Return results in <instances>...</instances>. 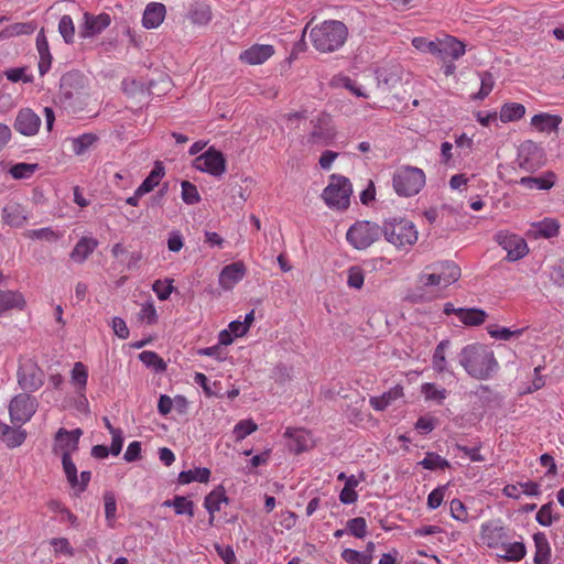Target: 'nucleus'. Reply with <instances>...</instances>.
<instances>
[{
    "instance_id": "obj_1",
    "label": "nucleus",
    "mask_w": 564,
    "mask_h": 564,
    "mask_svg": "<svg viewBox=\"0 0 564 564\" xmlns=\"http://www.w3.org/2000/svg\"><path fill=\"white\" fill-rule=\"evenodd\" d=\"M459 364L471 378L478 380L489 379L499 367L494 351L479 343L467 345L460 350Z\"/></svg>"
},
{
    "instance_id": "obj_2",
    "label": "nucleus",
    "mask_w": 564,
    "mask_h": 564,
    "mask_svg": "<svg viewBox=\"0 0 564 564\" xmlns=\"http://www.w3.org/2000/svg\"><path fill=\"white\" fill-rule=\"evenodd\" d=\"M348 37L347 26L338 20H326L310 31L314 48L321 53H333L344 46Z\"/></svg>"
},
{
    "instance_id": "obj_3",
    "label": "nucleus",
    "mask_w": 564,
    "mask_h": 564,
    "mask_svg": "<svg viewBox=\"0 0 564 564\" xmlns=\"http://www.w3.org/2000/svg\"><path fill=\"white\" fill-rule=\"evenodd\" d=\"M382 234L386 240L398 249L413 246L419 237L415 225L404 218L387 219L382 226Z\"/></svg>"
},
{
    "instance_id": "obj_4",
    "label": "nucleus",
    "mask_w": 564,
    "mask_h": 564,
    "mask_svg": "<svg viewBox=\"0 0 564 564\" xmlns=\"http://www.w3.org/2000/svg\"><path fill=\"white\" fill-rule=\"evenodd\" d=\"M392 185L399 196L411 197L424 187L425 174L419 167L402 166L394 172Z\"/></svg>"
},
{
    "instance_id": "obj_5",
    "label": "nucleus",
    "mask_w": 564,
    "mask_h": 564,
    "mask_svg": "<svg viewBox=\"0 0 564 564\" xmlns=\"http://www.w3.org/2000/svg\"><path fill=\"white\" fill-rule=\"evenodd\" d=\"M311 131L304 138L303 143L308 147H327L336 138L337 130L333 118L326 112H322L311 120Z\"/></svg>"
},
{
    "instance_id": "obj_6",
    "label": "nucleus",
    "mask_w": 564,
    "mask_h": 564,
    "mask_svg": "<svg viewBox=\"0 0 564 564\" xmlns=\"http://www.w3.org/2000/svg\"><path fill=\"white\" fill-rule=\"evenodd\" d=\"M352 187L349 180L341 175L333 174L329 183L323 191L322 197L329 208L346 209L350 203Z\"/></svg>"
},
{
    "instance_id": "obj_7",
    "label": "nucleus",
    "mask_w": 564,
    "mask_h": 564,
    "mask_svg": "<svg viewBox=\"0 0 564 564\" xmlns=\"http://www.w3.org/2000/svg\"><path fill=\"white\" fill-rule=\"evenodd\" d=\"M45 380V373L36 360L29 357L20 358L17 370V381L22 391L32 393L37 391Z\"/></svg>"
},
{
    "instance_id": "obj_8",
    "label": "nucleus",
    "mask_w": 564,
    "mask_h": 564,
    "mask_svg": "<svg viewBox=\"0 0 564 564\" xmlns=\"http://www.w3.org/2000/svg\"><path fill=\"white\" fill-rule=\"evenodd\" d=\"M382 234V228L368 220L357 221L346 234L347 241L357 250H365L377 241Z\"/></svg>"
},
{
    "instance_id": "obj_9",
    "label": "nucleus",
    "mask_w": 564,
    "mask_h": 564,
    "mask_svg": "<svg viewBox=\"0 0 564 564\" xmlns=\"http://www.w3.org/2000/svg\"><path fill=\"white\" fill-rule=\"evenodd\" d=\"M39 402L35 397L29 392H22L14 395L9 403L10 421L13 425H23L28 423L35 414Z\"/></svg>"
},
{
    "instance_id": "obj_10",
    "label": "nucleus",
    "mask_w": 564,
    "mask_h": 564,
    "mask_svg": "<svg viewBox=\"0 0 564 564\" xmlns=\"http://www.w3.org/2000/svg\"><path fill=\"white\" fill-rule=\"evenodd\" d=\"M495 240L503 250L507 251L508 261H518L524 258L529 252L527 241L522 237L507 230L498 231L495 235Z\"/></svg>"
},
{
    "instance_id": "obj_11",
    "label": "nucleus",
    "mask_w": 564,
    "mask_h": 564,
    "mask_svg": "<svg viewBox=\"0 0 564 564\" xmlns=\"http://www.w3.org/2000/svg\"><path fill=\"white\" fill-rule=\"evenodd\" d=\"M196 170L219 177L226 172V159L224 154L209 148L194 161Z\"/></svg>"
},
{
    "instance_id": "obj_12",
    "label": "nucleus",
    "mask_w": 564,
    "mask_h": 564,
    "mask_svg": "<svg viewBox=\"0 0 564 564\" xmlns=\"http://www.w3.org/2000/svg\"><path fill=\"white\" fill-rule=\"evenodd\" d=\"M480 540L489 549H498L505 545L508 539L507 528L500 519H494L481 523Z\"/></svg>"
},
{
    "instance_id": "obj_13",
    "label": "nucleus",
    "mask_w": 564,
    "mask_h": 564,
    "mask_svg": "<svg viewBox=\"0 0 564 564\" xmlns=\"http://www.w3.org/2000/svg\"><path fill=\"white\" fill-rule=\"evenodd\" d=\"M83 432L80 429H75L72 431H67L65 429H59L55 436L54 443V453L59 454L61 457L67 454V456H72L78 449L79 438Z\"/></svg>"
},
{
    "instance_id": "obj_14",
    "label": "nucleus",
    "mask_w": 564,
    "mask_h": 564,
    "mask_svg": "<svg viewBox=\"0 0 564 564\" xmlns=\"http://www.w3.org/2000/svg\"><path fill=\"white\" fill-rule=\"evenodd\" d=\"M111 23V18L108 13H100L94 15L89 12L83 14V23L79 25V36L83 39H90L100 34Z\"/></svg>"
},
{
    "instance_id": "obj_15",
    "label": "nucleus",
    "mask_w": 564,
    "mask_h": 564,
    "mask_svg": "<svg viewBox=\"0 0 564 564\" xmlns=\"http://www.w3.org/2000/svg\"><path fill=\"white\" fill-rule=\"evenodd\" d=\"M42 120L30 108H22L18 111L13 127L22 135L32 137L35 135L41 127Z\"/></svg>"
},
{
    "instance_id": "obj_16",
    "label": "nucleus",
    "mask_w": 564,
    "mask_h": 564,
    "mask_svg": "<svg viewBox=\"0 0 564 564\" xmlns=\"http://www.w3.org/2000/svg\"><path fill=\"white\" fill-rule=\"evenodd\" d=\"M247 273V268L243 262L237 261L223 268L218 276L219 286L223 290L229 291L238 284Z\"/></svg>"
},
{
    "instance_id": "obj_17",
    "label": "nucleus",
    "mask_w": 564,
    "mask_h": 564,
    "mask_svg": "<svg viewBox=\"0 0 564 564\" xmlns=\"http://www.w3.org/2000/svg\"><path fill=\"white\" fill-rule=\"evenodd\" d=\"M274 54V47L270 44H253L240 53L239 58L248 65H260Z\"/></svg>"
},
{
    "instance_id": "obj_18",
    "label": "nucleus",
    "mask_w": 564,
    "mask_h": 564,
    "mask_svg": "<svg viewBox=\"0 0 564 564\" xmlns=\"http://www.w3.org/2000/svg\"><path fill=\"white\" fill-rule=\"evenodd\" d=\"M436 44L438 45L437 56L444 61L448 57L458 59L466 52L465 44L451 35L438 39V43Z\"/></svg>"
},
{
    "instance_id": "obj_19",
    "label": "nucleus",
    "mask_w": 564,
    "mask_h": 564,
    "mask_svg": "<svg viewBox=\"0 0 564 564\" xmlns=\"http://www.w3.org/2000/svg\"><path fill=\"white\" fill-rule=\"evenodd\" d=\"M440 275L442 286L446 288L460 278V268L453 261H442L426 267Z\"/></svg>"
},
{
    "instance_id": "obj_20",
    "label": "nucleus",
    "mask_w": 564,
    "mask_h": 564,
    "mask_svg": "<svg viewBox=\"0 0 564 564\" xmlns=\"http://www.w3.org/2000/svg\"><path fill=\"white\" fill-rule=\"evenodd\" d=\"M2 220L11 227H22L29 220V214L22 205L10 203L2 208Z\"/></svg>"
},
{
    "instance_id": "obj_21",
    "label": "nucleus",
    "mask_w": 564,
    "mask_h": 564,
    "mask_svg": "<svg viewBox=\"0 0 564 564\" xmlns=\"http://www.w3.org/2000/svg\"><path fill=\"white\" fill-rule=\"evenodd\" d=\"M560 232V224L555 218L546 217L540 221L531 224L529 235L533 238H545L550 239L556 237Z\"/></svg>"
},
{
    "instance_id": "obj_22",
    "label": "nucleus",
    "mask_w": 564,
    "mask_h": 564,
    "mask_svg": "<svg viewBox=\"0 0 564 564\" xmlns=\"http://www.w3.org/2000/svg\"><path fill=\"white\" fill-rule=\"evenodd\" d=\"M284 436L292 440L290 447L296 454L305 452L312 447V436L308 431L288 427L284 432Z\"/></svg>"
},
{
    "instance_id": "obj_23",
    "label": "nucleus",
    "mask_w": 564,
    "mask_h": 564,
    "mask_svg": "<svg viewBox=\"0 0 564 564\" xmlns=\"http://www.w3.org/2000/svg\"><path fill=\"white\" fill-rule=\"evenodd\" d=\"M165 6L160 2H150L143 12L142 24L145 29H156L165 17Z\"/></svg>"
},
{
    "instance_id": "obj_24",
    "label": "nucleus",
    "mask_w": 564,
    "mask_h": 564,
    "mask_svg": "<svg viewBox=\"0 0 564 564\" xmlns=\"http://www.w3.org/2000/svg\"><path fill=\"white\" fill-rule=\"evenodd\" d=\"M98 240L93 237H83L75 245L69 257L76 263H83L95 251Z\"/></svg>"
},
{
    "instance_id": "obj_25",
    "label": "nucleus",
    "mask_w": 564,
    "mask_h": 564,
    "mask_svg": "<svg viewBox=\"0 0 564 564\" xmlns=\"http://www.w3.org/2000/svg\"><path fill=\"white\" fill-rule=\"evenodd\" d=\"M36 50L40 56L39 73L41 76H43L48 72L52 64V54L50 52L48 41L43 29L37 33L36 36Z\"/></svg>"
},
{
    "instance_id": "obj_26",
    "label": "nucleus",
    "mask_w": 564,
    "mask_h": 564,
    "mask_svg": "<svg viewBox=\"0 0 564 564\" xmlns=\"http://www.w3.org/2000/svg\"><path fill=\"white\" fill-rule=\"evenodd\" d=\"M403 395V388L397 384L381 395L370 397L369 403L376 411H383Z\"/></svg>"
},
{
    "instance_id": "obj_27",
    "label": "nucleus",
    "mask_w": 564,
    "mask_h": 564,
    "mask_svg": "<svg viewBox=\"0 0 564 564\" xmlns=\"http://www.w3.org/2000/svg\"><path fill=\"white\" fill-rule=\"evenodd\" d=\"M562 118L557 115L540 112L531 118V126L540 132H554L558 130Z\"/></svg>"
},
{
    "instance_id": "obj_28",
    "label": "nucleus",
    "mask_w": 564,
    "mask_h": 564,
    "mask_svg": "<svg viewBox=\"0 0 564 564\" xmlns=\"http://www.w3.org/2000/svg\"><path fill=\"white\" fill-rule=\"evenodd\" d=\"M533 542L535 547L534 564H551V546L545 533H534Z\"/></svg>"
},
{
    "instance_id": "obj_29",
    "label": "nucleus",
    "mask_w": 564,
    "mask_h": 564,
    "mask_svg": "<svg viewBox=\"0 0 564 564\" xmlns=\"http://www.w3.org/2000/svg\"><path fill=\"white\" fill-rule=\"evenodd\" d=\"M24 306L25 300L19 291H0V316L9 310H23Z\"/></svg>"
},
{
    "instance_id": "obj_30",
    "label": "nucleus",
    "mask_w": 564,
    "mask_h": 564,
    "mask_svg": "<svg viewBox=\"0 0 564 564\" xmlns=\"http://www.w3.org/2000/svg\"><path fill=\"white\" fill-rule=\"evenodd\" d=\"M487 316L488 315L486 311H484L482 308H457V318L460 323H463L466 326H479L485 323Z\"/></svg>"
},
{
    "instance_id": "obj_31",
    "label": "nucleus",
    "mask_w": 564,
    "mask_h": 564,
    "mask_svg": "<svg viewBox=\"0 0 564 564\" xmlns=\"http://www.w3.org/2000/svg\"><path fill=\"white\" fill-rule=\"evenodd\" d=\"M555 178H556V176L553 172H546L544 175L538 176V177H532V176L521 177L519 183L529 189L547 191L554 186Z\"/></svg>"
},
{
    "instance_id": "obj_32",
    "label": "nucleus",
    "mask_w": 564,
    "mask_h": 564,
    "mask_svg": "<svg viewBox=\"0 0 564 564\" xmlns=\"http://www.w3.org/2000/svg\"><path fill=\"white\" fill-rule=\"evenodd\" d=\"M223 503H228V498L223 486L213 489L204 499V507L209 516L220 511Z\"/></svg>"
},
{
    "instance_id": "obj_33",
    "label": "nucleus",
    "mask_w": 564,
    "mask_h": 564,
    "mask_svg": "<svg viewBox=\"0 0 564 564\" xmlns=\"http://www.w3.org/2000/svg\"><path fill=\"white\" fill-rule=\"evenodd\" d=\"M535 155L538 158L542 156V150L538 148L532 141L524 143L519 153V165L524 170H534L540 165V163H533L529 155Z\"/></svg>"
},
{
    "instance_id": "obj_34",
    "label": "nucleus",
    "mask_w": 564,
    "mask_h": 564,
    "mask_svg": "<svg viewBox=\"0 0 564 564\" xmlns=\"http://www.w3.org/2000/svg\"><path fill=\"white\" fill-rule=\"evenodd\" d=\"M163 507L173 508L177 516L194 517V502L184 496H175L173 499L165 500Z\"/></svg>"
},
{
    "instance_id": "obj_35",
    "label": "nucleus",
    "mask_w": 564,
    "mask_h": 564,
    "mask_svg": "<svg viewBox=\"0 0 564 564\" xmlns=\"http://www.w3.org/2000/svg\"><path fill=\"white\" fill-rule=\"evenodd\" d=\"M164 176V167L160 162H156L150 174L137 188V195H145L150 193L155 186L159 185L161 178Z\"/></svg>"
},
{
    "instance_id": "obj_36",
    "label": "nucleus",
    "mask_w": 564,
    "mask_h": 564,
    "mask_svg": "<svg viewBox=\"0 0 564 564\" xmlns=\"http://www.w3.org/2000/svg\"><path fill=\"white\" fill-rule=\"evenodd\" d=\"M37 25L34 21L30 22H18L6 26L0 36H7V39L20 36V35H29L32 34L36 30Z\"/></svg>"
},
{
    "instance_id": "obj_37",
    "label": "nucleus",
    "mask_w": 564,
    "mask_h": 564,
    "mask_svg": "<svg viewBox=\"0 0 564 564\" xmlns=\"http://www.w3.org/2000/svg\"><path fill=\"white\" fill-rule=\"evenodd\" d=\"M210 477V470L208 468H194L189 470H183L178 474V482L181 485H187L193 481L207 482Z\"/></svg>"
},
{
    "instance_id": "obj_38",
    "label": "nucleus",
    "mask_w": 564,
    "mask_h": 564,
    "mask_svg": "<svg viewBox=\"0 0 564 564\" xmlns=\"http://www.w3.org/2000/svg\"><path fill=\"white\" fill-rule=\"evenodd\" d=\"M525 115V107L518 102H508L501 107L499 118L502 122H511L521 119Z\"/></svg>"
},
{
    "instance_id": "obj_39",
    "label": "nucleus",
    "mask_w": 564,
    "mask_h": 564,
    "mask_svg": "<svg viewBox=\"0 0 564 564\" xmlns=\"http://www.w3.org/2000/svg\"><path fill=\"white\" fill-rule=\"evenodd\" d=\"M191 22L198 26H204L212 20V11L207 4H196L188 13Z\"/></svg>"
},
{
    "instance_id": "obj_40",
    "label": "nucleus",
    "mask_w": 564,
    "mask_h": 564,
    "mask_svg": "<svg viewBox=\"0 0 564 564\" xmlns=\"http://www.w3.org/2000/svg\"><path fill=\"white\" fill-rule=\"evenodd\" d=\"M140 361L151 368L155 372H163L166 370L165 361L154 351L145 350L139 355Z\"/></svg>"
},
{
    "instance_id": "obj_41",
    "label": "nucleus",
    "mask_w": 564,
    "mask_h": 564,
    "mask_svg": "<svg viewBox=\"0 0 564 564\" xmlns=\"http://www.w3.org/2000/svg\"><path fill=\"white\" fill-rule=\"evenodd\" d=\"M97 141V137L93 133H84L77 138H73L72 151L76 155H83Z\"/></svg>"
},
{
    "instance_id": "obj_42",
    "label": "nucleus",
    "mask_w": 564,
    "mask_h": 564,
    "mask_svg": "<svg viewBox=\"0 0 564 564\" xmlns=\"http://www.w3.org/2000/svg\"><path fill=\"white\" fill-rule=\"evenodd\" d=\"M501 547H503L506 551L505 554L501 555V557L507 561L518 562L521 561L527 554L525 545L522 542H505V545H502Z\"/></svg>"
},
{
    "instance_id": "obj_43",
    "label": "nucleus",
    "mask_w": 564,
    "mask_h": 564,
    "mask_svg": "<svg viewBox=\"0 0 564 564\" xmlns=\"http://www.w3.org/2000/svg\"><path fill=\"white\" fill-rule=\"evenodd\" d=\"M39 170L36 163H17L9 170L10 175L14 180L30 178Z\"/></svg>"
},
{
    "instance_id": "obj_44",
    "label": "nucleus",
    "mask_w": 564,
    "mask_h": 564,
    "mask_svg": "<svg viewBox=\"0 0 564 564\" xmlns=\"http://www.w3.org/2000/svg\"><path fill=\"white\" fill-rule=\"evenodd\" d=\"M449 346V340H442L437 344L433 354V368L437 372H444L447 370V361L445 358V349Z\"/></svg>"
},
{
    "instance_id": "obj_45",
    "label": "nucleus",
    "mask_w": 564,
    "mask_h": 564,
    "mask_svg": "<svg viewBox=\"0 0 564 564\" xmlns=\"http://www.w3.org/2000/svg\"><path fill=\"white\" fill-rule=\"evenodd\" d=\"M104 503L107 524L108 527L113 528L117 519V501L112 491H106L104 494Z\"/></svg>"
},
{
    "instance_id": "obj_46",
    "label": "nucleus",
    "mask_w": 564,
    "mask_h": 564,
    "mask_svg": "<svg viewBox=\"0 0 564 564\" xmlns=\"http://www.w3.org/2000/svg\"><path fill=\"white\" fill-rule=\"evenodd\" d=\"M258 430V425L251 419L239 421L232 430V434L236 442L245 440L247 436Z\"/></svg>"
},
{
    "instance_id": "obj_47",
    "label": "nucleus",
    "mask_w": 564,
    "mask_h": 564,
    "mask_svg": "<svg viewBox=\"0 0 564 564\" xmlns=\"http://www.w3.org/2000/svg\"><path fill=\"white\" fill-rule=\"evenodd\" d=\"M419 464L427 470L444 469L449 467L448 460L434 452L426 453L425 457Z\"/></svg>"
},
{
    "instance_id": "obj_48",
    "label": "nucleus",
    "mask_w": 564,
    "mask_h": 564,
    "mask_svg": "<svg viewBox=\"0 0 564 564\" xmlns=\"http://www.w3.org/2000/svg\"><path fill=\"white\" fill-rule=\"evenodd\" d=\"M341 558L347 564H371L373 556L354 549H345L341 552Z\"/></svg>"
},
{
    "instance_id": "obj_49",
    "label": "nucleus",
    "mask_w": 564,
    "mask_h": 564,
    "mask_svg": "<svg viewBox=\"0 0 564 564\" xmlns=\"http://www.w3.org/2000/svg\"><path fill=\"white\" fill-rule=\"evenodd\" d=\"M58 32L66 44L74 43L75 25L73 19L68 14H64L58 22Z\"/></svg>"
},
{
    "instance_id": "obj_50",
    "label": "nucleus",
    "mask_w": 564,
    "mask_h": 564,
    "mask_svg": "<svg viewBox=\"0 0 564 564\" xmlns=\"http://www.w3.org/2000/svg\"><path fill=\"white\" fill-rule=\"evenodd\" d=\"M554 503L547 502L543 505L536 512L535 520L540 525L551 527L554 521L560 519L558 514H553Z\"/></svg>"
},
{
    "instance_id": "obj_51",
    "label": "nucleus",
    "mask_w": 564,
    "mask_h": 564,
    "mask_svg": "<svg viewBox=\"0 0 564 564\" xmlns=\"http://www.w3.org/2000/svg\"><path fill=\"white\" fill-rule=\"evenodd\" d=\"M88 380V371L86 366L78 361L75 362L72 370V382L77 386L79 392L84 391Z\"/></svg>"
},
{
    "instance_id": "obj_52",
    "label": "nucleus",
    "mask_w": 564,
    "mask_h": 564,
    "mask_svg": "<svg viewBox=\"0 0 564 564\" xmlns=\"http://www.w3.org/2000/svg\"><path fill=\"white\" fill-rule=\"evenodd\" d=\"M26 438L25 430L21 429V425H13L12 430L7 434L2 442L9 448H15L21 446Z\"/></svg>"
},
{
    "instance_id": "obj_53",
    "label": "nucleus",
    "mask_w": 564,
    "mask_h": 564,
    "mask_svg": "<svg viewBox=\"0 0 564 564\" xmlns=\"http://www.w3.org/2000/svg\"><path fill=\"white\" fill-rule=\"evenodd\" d=\"M421 392L424 398L430 401H436L442 403L447 395V391L444 388H438L434 383H424L421 387Z\"/></svg>"
},
{
    "instance_id": "obj_54",
    "label": "nucleus",
    "mask_w": 564,
    "mask_h": 564,
    "mask_svg": "<svg viewBox=\"0 0 564 564\" xmlns=\"http://www.w3.org/2000/svg\"><path fill=\"white\" fill-rule=\"evenodd\" d=\"M347 532L357 539H364L367 535V522L362 517L352 518L347 521Z\"/></svg>"
},
{
    "instance_id": "obj_55",
    "label": "nucleus",
    "mask_w": 564,
    "mask_h": 564,
    "mask_svg": "<svg viewBox=\"0 0 564 564\" xmlns=\"http://www.w3.org/2000/svg\"><path fill=\"white\" fill-rule=\"evenodd\" d=\"M182 187V199L187 205H194L200 202V195L197 191V187L188 181H183L181 183Z\"/></svg>"
},
{
    "instance_id": "obj_56",
    "label": "nucleus",
    "mask_w": 564,
    "mask_h": 564,
    "mask_svg": "<svg viewBox=\"0 0 564 564\" xmlns=\"http://www.w3.org/2000/svg\"><path fill=\"white\" fill-rule=\"evenodd\" d=\"M332 85L337 87H344L350 90L357 97L367 98L368 95L361 89V87L356 86L355 82L351 80L347 76H337L332 79Z\"/></svg>"
},
{
    "instance_id": "obj_57",
    "label": "nucleus",
    "mask_w": 564,
    "mask_h": 564,
    "mask_svg": "<svg viewBox=\"0 0 564 564\" xmlns=\"http://www.w3.org/2000/svg\"><path fill=\"white\" fill-rule=\"evenodd\" d=\"M50 544L53 546L55 556L63 554L72 557L75 554L73 546L66 538H53L50 540Z\"/></svg>"
},
{
    "instance_id": "obj_58",
    "label": "nucleus",
    "mask_w": 564,
    "mask_h": 564,
    "mask_svg": "<svg viewBox=\"0 0 564 564\" xmlns=\"http://www.w3.org/2000/svg\"><path fill=\"white\" fill-rule=\"evenodd\" d=\"M138 318L140 322L148 325H152L158 322V314L153 302H145L141 305Z\"/></svg>"
},
{
    "instance_id": "obj_59",
    "label": "nucleus",
    "mask_w": 564,
    "mask_h": 564,
    "mask_svg": "<svg viewBox=\"0 0 564 564\" xmlns=\"http://www.w3.org/2000/svg\"><path fill=\"white\" fill-rule=\"evenodd\" d=\"M365 282V274L360 267H350L347 271V285L351 289L359 290Z\"/></svg>"
},
{
    "instance_id": "obj_60",
    "label": "nucleus",
    "mask_w": 564,
    "mask_h": 564,
    "mask_svg": "<svg viewBox=\"0 0 564 564\" xmlns=\"http://www.w3.org/2000/svg\"><path fill=\"white\" fill-rule=\"evenodd\" d=\"M62 465L69 486L75 487V485H77V468L72 456H67V454L64 455V457H62Z\"/></svg>"
},
{
    "instance_id": "obj_61",
    "label": "nucleus",
    "mask_w": 564,
    "mask_h": 564,
    "mask_svg": "<svg viewBox=\"0 0 564 564\" xmlns=\"http://www.w3.org/2000/svg\"><path fill=\"white\" fill-rule=\"evenodd\" d=\"M438 39L435 41H429L423 36H417L412 40V45L421 52H427L437 56Z\"/></svg>"
},
{
    "instance_id": "obj_62",
    "label": "nucleus",
    "mask_w": 564,
    "mask_h": 564,
    "mask_svg": "<svg viewBox=\"0 0 564 564\" xmlns=\"http://www.w3.org/2000/svg\"><path fill=\"white\" fill-rule=\"evenodd\" d=\"M451 517L460 522L468 521V512L465 505L459 499H453L449 503Z\"/></svg>"
},
{
    "instance_id": "obj_63",
    "label": "nucleus",
    "mask_w": 564,
    "mask_h": 564,
    "mask_svg": "<svg viewBox=\"0 0 564 564\" xmlns=\"http://www.w3.org/2000/svg\"><path fill=\"white\" fill-rule=\"evenodd\" d=\"M480 77V89L476 95V98L484 99L486 98L492 90L495 80L490 73L484 72L479 74Z\"/></svg>"
},
{
    "instance_id": "obj_64",
    "label": "nucleus",
    "mask_w": 564,
    "mask_h": 564,
    "mask_svg": "<svg viewBox=\"0 0 564 564\" xmlns=\"http://www.w3.org/2000/svg\"><path fill=\"white\" fill-rule=\"evenodd\" d=\"M447 486H438L434 490H432L427 496V508L431 510L437 509L445 497V491Z\"/></svg>"
}]
</instances>
